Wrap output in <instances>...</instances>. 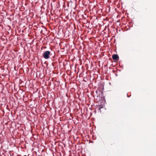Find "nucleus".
<instances>
[{
	"mask_svg": "<svg viewBox=\"0 0 156 156\" xmlns=\"http://www.w3.org/2000/svg\"><path fill=\"white\" fill-rule=\"evenodd\" d=\"M50 54V52L49 51H46L44 52L43 54V56L45 59H48L49 58V55Z\"/></svg>",
	"mask_w": 156,
	"mask_h": 156,
	"instance_id": "f257e3e1",
	"label": "nucleus"
},
{
	"mask_svg": "<svg viewBox=\"0 0 156 156\" xmlns=\"http://www.w3.org/2000/svg\"><path fill=\"white\" fill-rule=\"evenodd\" d=\"M112 58L113 60L118 61L119 59V57L118 55L114 54L112 56Z\"/></svg>",
	"mask_w": 156,
	"mask_h": 156,
	"instance_id": "f03ea898",
	"label": "nucleus"
},
{
	"mask_svg": "<svg viewBox=\"0 0 156 156\" xmlns=\"http://www.w3.org/2000/svg\"><path fill=\"white\" fill-rule=\"evenodd\" d=\"M97 108L98 109V110H100L101 108V106H98V107H97Z\"/></svg>",
	"mask_w": 156,
	"mask_h": 156,
	"instance_id": "7ed1b4c3",
	"label": "nucleus"
}]
</instances>
